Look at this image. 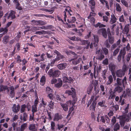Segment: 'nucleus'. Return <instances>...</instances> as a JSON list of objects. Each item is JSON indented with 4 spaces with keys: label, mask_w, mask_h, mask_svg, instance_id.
Here are the masks:
<instances>
[{
    "label": "nucleus",
    "mask_w": 131,
    "mask_h": 131,
    "mask_svg": "<svg viewBox=\"0 0 131 131\" xmlns=\"http://www.w3.org/2000/svg\"><path fill=\"white\" fill-rule=\"evenodd\" d=\"M71 90H67L65 91V93L68 94V95H72V96L73 99V102H75L77 100V98L76 97V94L75 89L73 88H71Z\"/></svg>",
    "instance_id": "nucleus-1"
},
{
    "label": "nucleus",
    "mask_w": 131,
    "mask_h": 131,
    "mask_svg": "<svg viewBox=\"0 0 131 131\" xmlns=\"http://www.w3.org/2000/svg\"><path fill=\"white\" fill-rule=\"evenodd\" d=\"M126 77L125 76L122 80L121 79L117 78L116 79L117 84L119 86L123 85V87H125V85L126 84L127 82Z\"/></svg>",
    "instance_id": "nucleus-2"
},
{
    "label": "nucleus",
    "mask_w": 131,
    "mask_h": 131,
    "mask_svg": "<svg viewBox=\"0 0 131 131\" xmlns=\"http://www.w3.org/2000/svg\"><path fill=\"white\" fill-rule=\"evenodd\" d=\"M60 104L63 110L65 111H67L68 107H71V101H69L67 102L65 104H62L60 103Z\"/></svg>",
    "instance_id": "nucleus-3"
},
{
    "label": "nucleus",
    "mask_w": 131,
    "mask_h": 131,
    "mask_svg": "<svg viewBox=\"0 0 131 131\" xmlns=\"http://www.w3.org/2000/svg\"><path fill=\"white\" fill-rule=\"evenodd\" d=\"M97 33L99 34L102 35L105 38H107V33L106 29L105 28H102L99 29L98 30Z\"/></svg>",
    "instance_id": "nucleus-4"
},
{
    "label": "nucleus",
    "mask_w": 131,
    "mask_h": 131,
    "mask_svg": "<svg viewBox=\"0 0 131 131\" xmlns=\"http://www.w3.org/2000/svg\"><path fill=\"white\" fill-rule=\"evenodd\" d=\"M115 74L117 77L122 78L125 75V73L122 69H119L116 71Z\"/></svg>",
    "instance_id": "nucleus-5"
},
{
    "label": "nucleus",
    "mask_w": 131,
    "mask_h": 131,
    "mask_svg": "<svg viewBox=\"0 0 131 131\" xmlns=\"http://www.w3.org/2000/svg\"><path fill=\"white\" fill-rule=\"evenodd\" d=\"M20 109V106L19 104L16 105L14 104L12 107V111L14 113H17L19 111Z\"/></svg>",
    "instance_id": "nucleus-6"
},
{
    "label": "nucleus",
    "mask_w": 131,
    "mask_h": 131,
    "mask_svg": "<svg viewBox=\"0 0 131 131\" xmlns=\"http://www.w3.org/2000/svg\"><path fill=\"white\" fill-rule=\"evenodd\" d=\"M77 56H76L75 58L71 59V60L70 61H72V63L73 64L75 65H77L81 61V60H82L81 58H79L78 59H77Z\"/></svg>",
    "instance_id": "nucleus-7"
},
{
    "label": "nucleus",
    "mask_w": 131,
    "mask_h": 131,
    "mask_svg": "<svg viewBox=\"0 0 131 131\" xmlns=\"http://www.w3.org/2000/svg\"><path fill=\"white\" fill-rule=\"evenodd\" d=\"M28 116L27 114L26 113H24L23 116L21 115L20 119L21 121H23L24 122L26 121L28 118Z\"/></svg>",
    "instance_id": "nucleus-8"
},
{
    "label": "nucleus",
    "mask_w": 131,
    "mask_h": 131,
    "mask_svg": "<svg viewBox=\"0 0 131 131\" xmlns=\"http://www.w3.org/2000/svg\"><path fill=\"white\" fill-rule=\"evenodd\" d=\"M29 130L30 131H37V128L36 127L35 124H30L28 127Z\"/></svg>",
    "instance_id": "nucleus-9"
},
{
    "label": "nucleus",
    "mask_w": 131,
    "mask_h": 131,
    "mask_svg": "<svg viewBox=\"0 0 131 131\" xmlns=\"http://www.w3.org/2000/svg\"><path fill=\"white\" fill-rule=\"evenodd\" d=\"M115 65L112 63H110L109 65V70L111 71H114L115 70Z\"/></svg>",
    "instance_id": "nucleus-10"
},
{
    "label": "nucleus",
    "mask_w": 131,
    "mask_h": 131,
    "mask_svg": "<svg viewBox=\"0 0 131 131\" xmlns=\"http://www.w3.org/2000/svg\"><path fill=\"white\" fill-rule=\"evenodd\" d=\"M62 118V117L61 115H60L58 113H56L54 115L53 120L57 121Z\"/></svg>",
    "instance_id": "nucleus-11"
},
{
    "label": "nucleus",
    "mask_w": 131,
    "mask_h": 131,
    "mask_svg": "<svg viewBox=\"0 0 131 131\" xmlns=\"http://www.w3.org/2000/svg\"><path fill=\"white\" fill-rule=\"evenodd\" d=\"M110 96L109 99H113L116 96L115 93V92L114 91H112V90H110Z\"/></svg>",
    "instance_id": "nucleus-12"
},
{
    "label": "nucleus",
    "mask_w": 131,
    "mask_h": 131,
    "mask_svg": "<svg viewBox=\"0 0 131 131\" xmlns=\"http://www.w3.org/2000/svg\"><path fill=\"white\" fill-rule=\"evenodd\" d=\"M120 53L122 55V57L123 60L124 58L125 55L126 53V48L124 47L120 51Z\"/></svg>",
    "instance_id": "nucleus-13"
},
{
    "label": "nucleus",
    "mask_w": 131,
    "mask_h": 131,
    "mask_svg": "<svg viewBox=\"0 0 131 131\" xmlns=\"http://www.w3.org/2000/svg\"><path fill=\"white\" fill-rule=\"evenodd\" d=\"M108 39L109 43L111 44H113L114 42V37L111 35L108 34Z\"/></svg>",
    "instance_id": "nucleus-14"
},
{
    "label": "nucleus",
    "mask_w": 131,
    "mask_h": 131,
    "mask_svg": "<svg viewBox=\"0 0 131 131\" xmlns=\"http://www.w3.org/2000/svg\"><path fill=\"white\" fill-rule=\"evenodd\" d=\"M93 87L94 85L93 83L92 84H91L89 86L87 90V93L89 94H90L91 92Z\"/></svg>",
    "instance_id": "nucleus-15"
},
{
    "label": "nucleus",
    "mask_w": 131,
    "mask_h": 131,
    "mask_svg": "<svg viewBox=\"0 0 131 131\" xmlns=\"http://www.w3.org/2000/svg\"><path fill=\"white\" fill-rule=\"evenodd\" d=\"M123 90V88L122 87L119 85L115 88L114 91L115 92H117L118 93H120L122 92Z\"/></svg>",
    "instance_id": "nucleus-16"
},
{
    "label": "nucleus",
    "mask_w": 131,
    "mask_h": 131,
    "mask_svg": "<svg viewBox=\"0 0 131 131\" xmlns=\"http://www.w3.org/2000/svg\"><path fill=\"white\" fill-rule=\"evenodd\" d=\"M67 64L66 63H62L58 65V67L60 70H62L65 69L66 67Z\"/></svg>",
    "instance_id": "nucleus-17"
},
{
    "label": "nucleus",
    "mask_w": 131,
    "mask_h": 131,
    "mask_svg": "<svg viewBox=\"0 0 131 131\" xmlns=\"http://www.w3.org/2000/svg\"><path fill=\"white\" fill-rule=\"evenodd\" d=\"M9 36H4L3 38V43L5 44H7L9 41Z\"/></svg>",
    "instance_id": "nucleus-18"
},
{
    "label": "nucleus",
    "mask_w": 131,
    "mask_h": 131,
    "mask_svg": "<svg viewBox=\"0 0 131 131\" xmlns=\"http://www.w3.org/2000/svg\"><path fill=\"white\" fill-rule=\"evenodd\" d=\"M111 16V18L110 20V23L111 24H112L115 23L117 19L114 15H112Z\"/></svg>",
    "instance_id": "nucleus-19"
},
{
    "label": "nucleus",
    "mask_w": 131,
    "mask_h": 131,
    "mask_svg": "<svg viewBox=\"0 0 131 131\" xmlns=\"http://www.w3.org/2000/svg\"><path fill=\"white\" fill-rule=\"evenodd\" d=\"M58 83L55 85V86L59 88L61 86L62 84V81L60 79H59L58 80Z\"/></svg>",
    "instance_id": "nucleus-20"
},
{
    "label": "nucleus",
    "mask_w": 131,
    "mask_h": 131,
    "mask_svg": "<svg viewBox=\"0 0 131 131\" xmlns=\"http://www.w3.org/2000/svg\"><path fill=\"white\" fill-rule=\"evenodd\" d=\"M60 74V72L58 70L54 71L53 73L52 77H58Z\"/></svg>",
    "instance_id": "nucleus-21"
},
{
    "label": "nucleus",
    "mask_w": 131,
    "mask_h": 131,
    "mask_svg": "<svg viewBox=\"0 0 131 131\" xmlns=\"http://www.w3.org/2000/svg\"><path fill=\"white\" fill-rule=\"evenodd\" d=\"M27 123H24L20 126V131H24L25 128L27 127Z\"/></svg>",
    "instance_id": "nucleus-22"
},
{
    "label": "nucleus",
    "mask_w": 131,
    "mask_h": 131,
    "mask_svg": "<svg viewBox=\"0 0 131 131\" xmlns=\"http://www.w3.org/2000/svg\"><path fill=\"white\" fill-rule=\"evenodd\" d=\"M104 58V56L102 53H100L97 54V56L96 57V59L100 60H102Z\"/></svg>",
    "instance_id": "nucleus-23"
},
{
    "label": "nucleus",
    "mask_w": 131,
    "mask_h": 131,
    "mask_svg": "<svg viewBox=\"0 0 131 131\" xmlns=\"http://www.w3.org/2000/svg\"><path fill=\"white\" fill-rule=\"evenodd\" d=\"M108 80L106 83L107 85H110L113 82V77L112 75H110L108 77Z\"/></svg>",
    "instance_id": "nucleus-24"
},
{
    "label": "nucleus",
    "mask_w": 131,
    "mask_h": 131,
    "mask_svg": "<svg viewBox=\"0 0 131 131\" xmlns=\"http://www.w3.org/2000/svg\"><path fill=\"white\" fill-rule=\"evenodd\" d=\"M123 119H124L126 122H128L129 120V114H128L127 115L123 116L122 117Z\"/></svg>",
    "instance_id": "nucleus-25"
},
{
    "label": "nucleus",
    "mask_w": 131,
    "mask_h": 131,
    "mask_svg": "<svg viewBox=\"0 0 131 131\" xmlns=\"http://www.w3.org/2000/svg\"><path fill=\"white\" fill-rule=\"evenodd\" d=\"M15 12L11 10V12L9 13V16L12 18V19H13L15 18Z\"/></svg>",
    "instance_id": "nucleus-26"
},
{
    "label": "nucleus",
    "mask_w": 131,
    "mask_h": 131,
    "mask_svg": "<svg viewBox=\"0 0 131 131\" xmlns=\"http://www.w3.org/2000/svg\"><path fill=\"white\" fill-rule=\"evenodd\" d=\"M116 10L118 12H120L122 10L121 7L118 3L116 4Z\"/></svg>",
    "instance_id": "nucleus-27"
},
{
    "label": "nucleus",
    "mask_w": 131,
    "mask_h": 131,
    "mask_svg": "<svg viewBox=\"0 0 131 131\" xmlns=\"http://www.w3.org/2000/svg\"><path fill=\"white\" fill-rule=\"evenodd\" d=\"M120 126L118 123H116L114 126V131H117V130L119 129Z\"/></svg>",
    "instance_id": "nucleus-28"
},
{
    "label": "nucleus",
    "mask_w": 131,
    "mask_h": 131,
    "mask_svg": "<svg viewBox=\"0 0 131 131\" xmlns=\"http://www.w3.org/2000/svg\"><path fill=\"white\" fill-rule=\"evenodd\" d=\"M8 31V30L7 27H6L4 28H1L0 29V32H1L2 31H4V32L3 34L6 33Z\"/></svg>",
    "instance_id": "nucleus-29"
},
{
    "label": "nucleus",
    "mask_w": 131,
    "mask_h": 131,
    "mask_svg": "<svg viewBox=\"0 0 131 131\" xmlns=\"http://www.w3.org/2000/svg\"><path fill=\"white\" fill-rule=\"evenodd\" d=\"M46 78L44 76H43L40 80V82L41 83L40 84L42 85H43L44 84V83L45 81Z\"/></svg>",
    "instance_id": "nucleus-30"
},
{
    "label": "nucleus",
    "mask_w": 131,
    "mask_h": 131,
    "mask_svg": "<svg viewBox=\"0 0 131 131\" xmlns=\"http://www.w3.org/2000/svg\"><path fill=\"white\" fill-rule=\"evenodd\" d=\"M32 112L33 114H34L35 112L37 111V106L33 105L32 106Z\"/></svg>",
    "instance_id": "nucleus-31"
},
{
    "label": "nucleus",
    "mask_w": 131,
    "mask_h": 131,
    "mask_svg": "<svg viewBox=\"0 0 131 131\" xmlns=\"http://www.w3.org/2000/svg\"><path fill=\"white\" fill-rule=\"evenodd\" d=\"M120 46L118 47L114 51L113 55L114 56H115L117 54L120 50Z\"/></svg>",
    "instance_id": "nucleus-32"
},
{
    "label": "nucleus",
    "mask_w": 131,
    "mask_h": 131,
    "mask_svg": "<svg viewBox=\"0 0 131 131\" xmlns=\"http://www.w3.org/2000/svg\"><path fill=\"white\" fill-rule=\"evenodd\" d=\"M26 106L25 104H23L21 105V108H20V112L23 113L25 111V108L26 107Z\"/></svg>",
    "instance_id": "nucleus-33"
},
{
    "label": "nucleus",
    "mask_w": 131,
    "mask_h": 131,
    "mask_svg": "<svg viewBox=\"0 0 131 131\" xmlns=\"http://www.w3.org/2000/svg\"><path fill=\"white\" fill-rule=\"evenodd\" d=\"M128 66H127L125 64H124L122 68V69L123 71H124L125 73V72L127 71L128 69Z\"/></svg>",
    "instance_id": "nucleus-34"
},
{
    "label": "nucleus",
    "mask_w": 131,
    "mask_h": 131,
    "mask_svg": "<svg viewBox=\"0 0 131 131\" xmlns=\"http://www.w3.org/2000/svg\"><path fill=\"white\" fill-rule=\"evenodd\" d=\"M104 45L106 46V47L109 48L110 47V45L109 44L108 42V39H106L104 42Z\"/></svg>",
    "instance_id": "nucleus-35"
},
{
    "label": "nucleus",
    "mask_w": 131,
    "mask_h": 131,
    "mask_svg": "<svg viewBox=\"0 0 131 131\" xmlns=\"http://www.w3.org/2000/svg\"><path fill=\"white\" fill-rule=\"evenodd\" d=\"M102 50L105 55H108L109 51L106 48L104 47L102 48Z\"/></svg>",
    "instance_id": "nucleus-36"
},
{
    "label": "nucleus",
    "mask_w": 131,
    "mask_h": 131,
    "mask_svg": "<svg viewBox=\"0 0 131 131\" xmlns=\"http://www.w3.org/2000/svg\"><path fill=\"white\" fill-rule=\"evenodd\" d=\"M81 42L82 43V45H85L87 44H90V42H89L88 40H83L81 41Z\"/></svg>",
    "instance_id": "nucleus-37"
},
{
    "label": "nucleus",
    "mask_w": 131,
    "mask_h": 131,
    "mask_svg": "<svg viewBox=\"0 0 131 131\" xmlns=\"http://www.w3.org/2000/svg\"><path fill=\"white\" fill-rule=\"evenodd\" d=\"M54 102H52V101H51L49 102L48 105L50 108L53 109L54 107Z\"/></svg>",
    "instance_id": "nucleus-38"
},
{
    "label": "nucleus",
    "mask_w": 131,
    "mask_h": 131,
    "mask_svg": "<svg viewBox=\"0 0 131 131\" xmlns=\"http://www.w3.org/2000/svg\"><path fill=\"white\" fill-rule=\"evenodd\" d=\"M96 104V103L95 102H94L93 101V102L92 103L91 105L90 106V108L94 109L95 107V106Z\"/></svg>",
    "instance_id": "nucleus-39"
},
{
    "label": "nucleus",
    "mask_w": 131,
    "mask_h": 131,
    "mask_svg": "<svg viewBox=\"0 0 131 131\" xmlns=\"http://www.w3.org/2000/svg\"><path fill=\"white\" fill-rule=\"evenodd\" d=\"M0 89L1 90V91H5L7 89V86H5L2 85H0Z\"/></svg>",
    "instance_id": "nucleus-40"
},
{
    "label": "nucleus",
    "mask_w": 131,
    "mask_h": 131,
    "mask_svg": "<svg viewBox=\"0 0 131 131\" xmlns=\"http://www.w3.org/2000/svg\"><path fill=\"white\" fill-rule=\"evenodd\" d=\"M75 102H73V103L71 104V107L69 108V112L70 111L71 113L74 110V108L73 107V106L75 104Z\"/></svg>",
    "instance_id": "nucleus-41"
},
{
    "label": "nucleus",
    "mask_w": 131,
    "mask_h": 131,
    "mask_svg": "<svg viewBox=\"0 0 131 131\" xmlns=\"http://www.w3.org/2000/svg\"><path fill=\"white\" fill-rule=\"evenodd\" d=\"M121 2L122 4L125 5L126 7H128V4L126 1L125 0H121Z\"/></svg>",
    "instance_id": "nucleus-42"
},
{
    "label": "nucleus",
    "mask_w": 131,
    "mask_h": 131,
    "mask_svg": "<svg viewBox=\"0 0 131 131\" xmlns=\"http://www.w3.org/2000/svg\"><path fill=\"white\" fill-rule=\"evenodd\" d=\"M125 123V121L123 119L121 120L120 121V123L121 127H124Z\"/></svg>",
    "instance_id": "nucleus-43"
},
{
    "label": "nucleus",
    "mask_w": 131,
    "mask_h": 131,
    "mask_svg": "<svg viewBox=\"0 0 131 131\" xmlns=\"http://www.w3.org/2000/svg\"><path fill=\"white\" fill-rule=\"evenodd\" d=\"M51 26H43L42 27H40V28L42 29H48L51 28Z\"/></svg>",
    "instance_id": "nucleus-44"
},
{
    "label": "nucleus",
    "mask_w": 131,
    "mask_h": 131,
    "mask_svg": "<svg viewBox=\"0 0 131 131\" xmlns=\"http://www.w3.org/2000/svg\"><path fill=\"white\" fill-rule=\"evenodd\" d=\"M107 72L106 70H105L103 71L102 74V76L104 79L105 80L106 79V77L105 76Z\"/></svg>",
    "instance_id": "nucleus-45"
},
{
    "label": "nucleus",
    "mask_w": 131,
    "mask_h": 131,
    "mask_svg": "<svg viewBox=\"0 0 131 131\" xmlns=\"http://www.w3.org/2000/svg\"><path fill=\"white\" fill-rule=\"evenodd\" d=\"M96 51V54H98L100 53L101 49L100 47H97L95 49Z\"/></svg>",
    "instance_id": "nucleus-46"
},
{
    "label": "nucleus",
    "mask_w": 131,
    "mask_h": 131,
    "mask_svg": "<svg viewBox=\"0 0 131 131\" xmlns=\"http://www.w3.org/2000/svg\"><path fill=\"white\" fill-rule=\"evenodd\" d=\"M122 54H121V53H120L119 52V54L118 56L117 57V60L119 62H120L122 58Z\"/></svg>",
    "instance_id": "nucleus-47"
},
{
    "label": "nucleus",
    "mask_w": 131,
    "mask_h": 131,
    "mask_svg": "<svg viewBox=\"0 0 131 131\" xmlns=\"http://www.w3.org/2000/svg\"><path fill=\"white\" fill-rule=\"evenodd\" d=\"M46 91L47 93H51L52 92V90L50 87H48L46 88Z\"/></svg>",
    "instance_id": "nucleus-48"
},
{
    "label": "nucleus",
    "mask_w": 131,
    "mask_h": 131,
    "mask_svg": "<svg viewBox=\"0 0 131 131\" xmlns=\"http://www.w3.org/2000/svg\"><path fill=\"white\" fill-rule=\"evenodd\" d=\"M94 42H98L99 41V37L96 35H94Z\"/></svg>",
    "instance_id": "nucleus-49"
},
{
    "label": "nucleus",
    "mask_w": 131,
    "mask_h": 131,
    "mask_svg": "<svg viewBox=\"0 0 131 131\" xmlns=\"http://www.w3.org/2000/svg\"><path fill=\"white\" fill-rule=\"evenodd\" d=\"M124 30L125 33L127 34L128 33L129 29L128 26L126 25L124 27Z\"/></svg>",
    "instance_id": "nucleus-50"
},
{
    "label": "nucleus",
    "mask_w": 131,
    "mask_h": 131,
    "mask_svg": "<svg viewBox=\"0 0 131 131\" xmlns=\"http://www.w3.org/2000/svg\"><path fill=\"white\" fill-rule=\"evenodd\" d=\"M75 20L76 19L75 17H72V19L70 21L69 19H68L67 21L69 23H72L74 22Z\"/></svg>",
    "instance_id": "nucleus-51"
},
{
    "label": "nucleus",
    "mask_w": 131,
    "mask_h": 131,
    "mask_svg": "<svg viewBox=\"0 0 131 131\" xmlns=\"http://www.w3.org/2000/svg\"><path fill=\"white\" fill-rule=\"evenodd\" d=\"M31 22L33 24H34L35 25H39V20L37 21L34 20H32Z\"/></svg>",
    "instance_id": "nucleus-52"
},
{
    "label": "nucleus",
    "mask_w": 131,
    "mask_h": 131,
    "mask_svg": "<svg viewBox=\"0 0 131 131\" xmlns=\"http://www.w3.org/2000/svg\"><path fill=\"white\" fill-rule=\"evenodd\" d=\"M102 63L104 65H107L108 64V60L107 58H106L103 61Z\"/></svg>",
    "instance_id": "nucleus-53"
},
{
    "label": "nucleus",
    "mask_w": 131,
    "mask_h": 131,
    "mask_svg": "<svg viewBox=\"0 0 131 131\" xmlns=\"http://www.w3.org/2000/svg\"><path fill=\"white\" fill-rule=\"evenodd\" d=\"M128 74L130 75L128 79L129 80V81H131V68H129Z\"/></svg>",
    "instance_id": "nucleus-54"
},
{
    "label": "nucleus",
    "mask_w": 131,
    "mask_h": 131,
    "mask_svg": "<svg viewBox=\"0 0 131 131\" xmlns=\"http://www.w3.org/2000/svg\"><path fill=\"white\" fill-rule=\"evenodd\" d=\"M53 72L52 70L51 69L49 71L48 74L50 75V77H52Z\"/></svg>",
    "instance_id": "nucleus-55"
},
{
    "label": "nucleus",
    "mask_w": 131,
    "mask_h": 131,
    "mask_svg": "<svg viewBox=\"0 0 131 131\" xmlns=\"http://www.w3.org/2000/svg\"><path fill=\"white\" fill-rule=\"evenodd\" d=\"M42 35H45V34H51L50 31H45L44 30H42Z\"/></svg>",
    "instance_id": "nucleus-56"
},
{
    "label": "nucleus",
    "mask_w": 131,
    "mask_h": 131,
    "mask_svg": "<svg viewBox=\"0 0 131 131\" xmlns=\"http://www.w3.org/2000/svg\"><path fill=\"white\" fill-rule=\"evenodd\" d=\"M46 23L41 20H39V25H43L46 24Z\"/></svg>",
    "instance_id": "nucleus-57"
},
{
    "label": "nucleus",
    "mask_w": 131,
    "mask_h": 131,
    "mask_svg": "<svg viewBox=\"0 0 131 131\" xmlns=\"http://www.w3.org/2000/svg\"><path fill=\"white\" fill-rule=\"evenodd\" d=\"M57 56L58 57L57 58L55 59V61L59 60L60 59L62 58L63 57V56H62L60 54L59 55Z\"/></svg>",
    "instance_id": "nucleus-58"
},
{
    "label": "nucleus",
    "mask_w": 131,
    "mask_h": 131,
    "mask_svg": "<svg viewBox=\"0 0 131 131\" xmlns=\"http://www.w3.org/2000/svg\"><path fill=\"white\" fill-rule=\"evenodd\" d=\"M63 81L64 82H68V78L65 77V76H64V77H63Z\"/></svg>",
    "instance_id": "nucleus-59"
},
{
    "label": "nucleus",
    "mask_w": 131,
    "mask_h": 131,
    "mask_svg": "<svg viewBox=\"0 0 131 131\" xmlns=\"http://www.w3.org/2000/svg\"><path fill=\"white\" fill-rule=\"evenodd\" d=\"M55 126V123L53 122H52L51 123V129L52 130H54V127Z\"/></svg>",
    "instance_id": "nucleus-60"
},
{
    "label": "nucleus",
    "mask_w": 131,
    "mask_h": 131,
    "mask_svg": "<svg viewBox=\"0 0 131 131\" xmlns=\"http://www.w3.org/2000/svg\"><path fill=\"white\" fill-rule=\"evenodd\" d=\"M105 103V101H104L103 100L102 102H100L98 104L100 106H104V104Z\"/></svg>",
    "instance_id": "nucleus-61"
},
{
    "label": "nucleus",
    "mask_w": 131,
    "mask_h": 131,
    "mask_svg": "<svg viewBox=\"0 0 131 131\" xmlns=\"http://www.w3.org/2000/svg\"><path fill=\"white\" fill-rule=\"evenodd\" d=\"M126 94L128 95V96H131V94L130 92V90L129 89H127L126 90Z\"/></svg>",
    "instance_id": "nucleus-62"
},
{
    "label": "nucleus",
    "mask_w": 131,
    "mask_h": 131,
    "mask_svg": "<svg viewBox=\"0 0 131 131\" xmlns=\"http://www.w3.org/2000/svg\"><path fill=\"white\" fill-rule=\"evenodd\" d=\"M89 3L93 6H94L95 5V3L94 0H90L89 2Z\"/></svg>",
    "instance_id": "nucleus-63"
},
{
    "label": "nucleus",
    "mask_w": 131,
    "mask_h": 131,
    "mask_svg": "<svg viewBox=\"0 0 131 131\" xmlns=\"http://www.w3.org/2000/svg\"><path fill=\"white\" fill-rule=\"evenodd\" d=\"M119 20L120 22H124V21L123 15H122L119 18Z\"/></svg>",
    "instance_id": "nucleus-64"
}]
</instances>
